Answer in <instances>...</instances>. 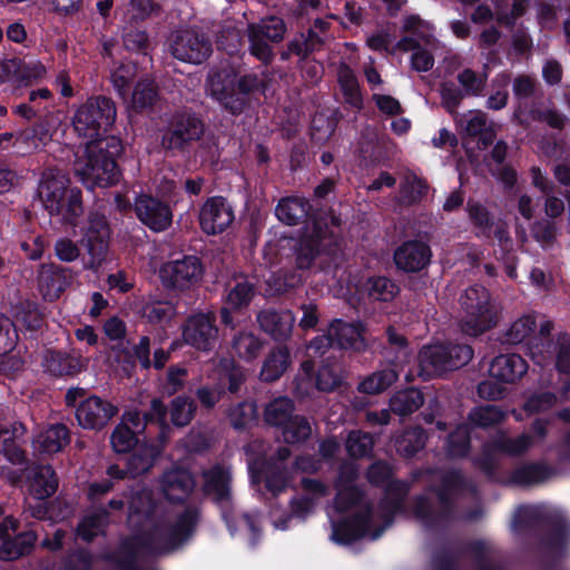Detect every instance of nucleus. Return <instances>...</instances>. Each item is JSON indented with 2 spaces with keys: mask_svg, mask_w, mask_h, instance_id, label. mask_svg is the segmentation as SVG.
Segmentation results:
<instances>
[{
  "mask_svg": "<svg viewBox=\"0 0 570 570\" xmlns=\"http://www.w3.org/2000/svg\"><path fill=\"white\" fill-rule=\"evenodd\" d=\"M469 451L470 430L466 424H461L449 435L446 453L452 458H463Z\"/></svg>",
  "mask_w": 570,
  "mask_h": 570,
  "instance_id": "obj_61",
  "label": "nucleus"
},
{
  "mask_svg": "<svg viewBox=\"0 0 570 570\" xmlns=\"http://www.w3.org/2000/svg\"><path fill=\"white\" fill-rule=\"evenodd\" d=\"M460 304L465 313L460 326L466 335L479 336L495 326L497 314L485 287L480 285L468 287L460 297Z\"/></svg>",
  "mask_w": 570,
  "mask_h": 570,
  "instance_id": "obj_10",
  "label": "nucleus"
},
{
  "mask_svg": "<svg viewBox=\"0 0 570 570\" xmlns=\"http://www.w3.org/2000/svg\"><path fill=\"white\" fill-rule=\"evenodd\" d=\"M233 220V208L223 197H212L200 208L199 224L203 232L208 235L224 232Z\"/></svg>",
  "mask_w": 570,
  "mask_h": 570,
  "instance_id": "obj_21",
  "label": "nucleus"
},
{
  "mask_svg": "<svg viewBox=\"0 0 570 570\" xmlns=\"http://www.w3.org/2000/svg\"><path fill=\"white\" fill-rule=\"evenodd\" d=\"M118 409L110 402L92 395L81 401L76 409V419L82 429L102 430L117 414Z\"/></svg>",
  "mask_w": 570,
  "mask_h": 570,
  "instance_id": "obj_18",
  "label": "nucleus"
},
{
  "mask_svg": "<svg viewBox=\"0 0 570 570\" xmlns=\"http://www.w3.org/2000/svg\"><path fill=\"white\" fill-rule=\"evenodd\" d=\"M409 501H327L325 512L331 523L330 539L348 547L360 541H376L407 514Z\"/></svg>",
  "mask_w": 570,
  "mask_h": 570,
  "instance_id": "obj_2",
  "label": "nucleus"
},
{
  "mask_svg": "<svg viewBox=\"0 0 570 570\" xmlns=\"http://www.w3.org/2000/svg\"><path fill=\"white\" fill-rule=\"evenodd\" d=\"M59 481L50 465H37L28 479V488L33 499H50L58 490Z\"/></svg>",
  "mask_w": 570,
  "mask_h": 570,
  "instance_id": "obj_33",
  "label": "nucleus"
},
{
  "mask_svg": "<svg viewBox=\"0 0 570 570\" xmlns=\"http://www.w3.org/2000/svg\"><path fill=\"white\" fill-rule=\"evenodd\" d=\"M121 142L115 136L104 140L89 141L86 155L75 165V173L88 188L110 187L120 179L116 156L121 151Z\"/></svg>",
  "mask_w": 570,
  "mask_h": 570,
  "instance_id": "obj_4",
  "label": "nucleus"
},
{
  "mask_svg": "<svg viewBox=\"0 0 570 570\" xmlns=\"http://www.w3.org/2000/svg\"><path fill=\"white\" fill-rule=\"evenodd\" d=\"M264 345V340L249 330L236 331L230 337V348L234 355L245 362L255 361Z\"/></svg>",
  "mask_w": 570,
  "mask_h": 570,
  "instance_id": "obj_34",
  "label": "nucleus"
},
{
  "mask_svg": "<svg viewBox=\"0 0 570 570\" xmlns=\"http://www.w3.org/2000/svg\"><path fill=\"white\" fill-rule=\"evenodd\" d=\"M473 357L468 344H434L423 346L419 352V376L428 381L433 376L455 371L466 365Z\"/></svg>",
  "mask_w": 570,
  "mask_h": 570,
  "instance_id": "obj_7",
  "label": "nucleus"
},
{
  "mask_svg": "<svg viewBox=\"0 0 570 570\" xmlns=\"http://www.w3.org/2000/svg\"><path fill=\"white\" fill-rule=\"evenodd\" d=\"M403 31L417 39V42L432 45L435 39L432 33V26L422 20L419 16H409L403 21Z\"/></svg>",
  "mask_w": 570,
  "mask_h": 570,
  "instance_id": "obj_62",
  "label": "nucleus"
},
{
  "mask_svg": "<svg viewBox=\"0 0 570 570\" xmlns=\"http://www.w3.org/2000/svg\"><path fill=\"white\" fill-rule=\"evenodd\" d=\"M374 448V439L371 433L361 430L351 431L345 439L347 454L354 459L368 456Z\"/></svg>",
  "mask_w": 570,
  "mask_h": 570,
  "instance_id": "obj_52",
  "label": "nucleus"
},
{
  "mask_svg": "<svg viewBox=\"0 0 570 570\" xmlns=\"http://www.w3.org/2000/svg\"><path fill=\"white\" fill-rule=\"evenodd\" d=\"M387 345L383 347L382 354L389 364L399 366L410 357L407 338L397 332L394 326L386 328Z\"/></svg>",
  "mask_w": 570,
  "mask_h": 570,
  "instance_id": "obj_43",
  "label": "nucleus"
},
{
  "mask_svg": "<svg viewBox=\"0 0 570 570\" xmlns=\"http://www.w3.org/2000/svg\"><path fill=\"white\" fill-rule=\"evenodd\" d=\"M45 372L52 376H73L81 372L83 364L80 357L67 353L48 350L42 356Z\"/></svg>",
  "mask_w": 570,
  "mask_h": 570,
  "instance_id": "obj_31",
  "label": "nucleus"
},
{
  "mask_svg": "<svg viewBox=\"0 0 570 570\" xmlns=\"http://www.w3.org/2000/svg\"><path fill=\"white\" fill-rule=\"evenodd\" d=\"M268 518L277 530H287L293 520L305 521L315 513L317 501H271Z\"/></svg>",
  "mask_w": 570,
  "mask_h": 570,
  "instance_id": "obj_22",
  "label": "nucleus"
},
{
  "mask_svg": "<svg viewBox=\"0 0 570 570\" xmlns=\"http://www.w3.org/2000/svg\"><path fill=\"white\" fill-rule=\"evenodd\" d=\"M195 487L196 481L191 473L183 469L167 471L160 480L165 499H184Z\"/></svg>",
  "mask_w": 570,
  "mask_h": 570,
  "instance_id": "obj_32",
  "label": "nucleus"
},
{
  "mask_svg": "<svg viewBox=\"0 0 570 570\" xmlns=\"http://www.w3.org/2000/svg\"><path fill=\"white\" fill-rule=\"evenodd\" d=\"M155 462V458L149 450L135 452L129 456L126 469H120L117 464L108 466L106 474L114 479H126L127 476L137 478L148 472Z\"/></svg>",
  "mask_w": 570,
  "mask_h": 570,
  "instance_id": "obj_37",
  "label": "nucleus"
},
{
  "mask_svg": "<svg viewBox=\"0 0 570 570\" xmlns=\"http://www.w3.org/2000/svg\"><path fill=\"white\" fill-rule=\"evenodd\" d=\"M286 31L287 28L284 20L275 16L262 19L259 22L248 23L246 36L249 43V53L264 66H269L275 58L269 42L278 43L283 41Z\"/></svg>",
  "mask_w": 570,
  "mask_h": 570,
  "instance_id": "obj_11",
  "label": "nucleus"
},
{
  "mask_svg": "<svg viewBox=\"0 0 570 570\" xmlns=\"http://www.w3.org/2000/svg\"><path fill=\"white\" fill-rule=\"evenodd\" d=\"M443 492L439 499H446L448 495H474L475 488L472 482L465 479L460 471H450L443 475Z\"/></svg>",
  "mask_w": 570,
  "mask_h": 570,
  "instance_id": "obj_54",
  "label": "nucleus"
},
{
  "mask_svg": "<svg viewBox=\"0 0 570 570\" xmlns=\"http://www.w3.org/2000/svg\"><path fill=\"white\" fill-rule=\"evenodd\" d=\"M532 444V438L529 434H521L517 438H510L505 432H498L492 441L484 443L482 454L475 460V463L488 474L494 470L492 455L501 452L508 455H520L524 453Z\"/></svg>",
  "mask_w": 570,
  "mask_h": 570,
  "instance_id": "obj_16",
  "label": "nucleus"
},
{
  "mask_svg": "<svg viewBox=\"0 0 570 570\" xmlns=\"http://www.w3.org/2000/svg\"><path fill=\"white\" fill-rule=\"evenodd\" d=\"M358 478V466L353 462H344L340 466L336 487L338 495H343L344 491H351L350 499H362V494L355 487V481Z\"/></svg>",
  "mask_w": 570,
  "mask_h": 570,
  "instance_id": "obj_59",
  "label": "nucleus"
},
{
  "mask_svg": "<svg viewBox=\"0 0 570 570\" xmlns=\"http://www.w3.org/2000/svg\"><path fill=\"white\" fill-rule=\"evenodd\" d=\"M248 469L250 472L252 482L254 484L259 483L262 478H264L266 488L273 495L279 494L281 491L286 487L285 473L279 468H276L274 471H272L269 463H266L262 460H249Z\"/></svg>",
  "mask_w": 570,
  "mask_h": 570,
  "instance_id": "obj_35",
  "label": "nucleus"
},
{
  "mask_svg": "<svg viewBox=\"0 0 570 570\" xmlns=\"http://www.w3.org/2000/svg\"><path fill=\"white\" fill-rule=\"evenodd\" d=\"M75 501H39L36 505L29 504L35 519L57 523L72 514Z\"/></svg>",
  "mask_w": 570,
  "mask_h": 570,
  "instance_id": "obj_40",
  "label": "nucleus"
},
{
  "mask_svg": "<svg viewBox=\"0 0 570 570\" xmlns=\"http://www.w3.org/2000/svg\"><path fill=\"white\" fill-rule=\"evenodd\" d=\"M184 342L191 347L207 352L218 340L216 315L213 312H198L188 316L181 327Z\"/></svg>",
  "mask_w": 570,
  "mask_h": 570,
  "instance_id": "obj_15",
  "label": "nucleus"
},
{
  "mask_svg": "<svg viewBox=\"0 0 570 570\" xmlns=\"http://www.w3.org/2000/svg\"><path fill=\"white\" fill-rule=\"evenodd\" d=\"M424 404V394L415 387L396 392L390 400V410L396 415L406 416Z\"/></svg>",
  "mask_w": 570,
  "mask_h": 570,
  "instance_id": "obj_45",
  "label": "nucleus"
},
{
  "mask_svg": "<svg viewBox=\"0 0 570 570\" xmlns=\"http://www.w3.org/2000/svg\"><path fill=\"white\" fill-rule=\"evenodd\" d=\"M0 560L14 561L32 552L37 534L29 530L11 535L6 530V523H0Z\"/></svg>",
  "mask_w": 570,
  "mask_h": 570,
  "instance_id": "obj_26",
  "label": "nucleus"
},
{
  "mask_svg": "<svg viewBox=\"0 0 570 570\" xmlns=\"http://www.w3.org/2000/svg\"><path fill=\"white\" fill-rule=\"evenodd\" d=\"M527 361L519 354H500L490 364V375L499 382L514 384L528 372Z\"/></svg>",
  "mask_w": 570,
  "mask_h": 570,
  "instance_id": "obj_27",
  "label": "nucleus"
},
{
  "mask_svg": "<svg viewBox=\"0 0 570 570\" xmlns=\"http://www.w3.org/2000/svg\"><path fill=\"white\" fill-rule=\"evenodd\" d=\"M128 525L141 552L151 557L168 556L180 549L195 534L200 510L188 505L171 522L165 512V501H127Z\"/></svg>",
  "mask_w": 570,
  "mask_h": 570,
  "instance_id": "obj_1",
  "label": "nucleus"
},
{
  "mask_svg": "<svg viewBox=\"0 0 570 570\" xmlns=\"http://www.w3.org/2000/svg\"><path fill=\"white\" fill-rule=\"evenodd\" d=\"M196 409V403L189 396H176L169 407L171 423L177 428L187 426L193 421Z\"/></svg>",
  "mask_w": 570,
  "mask_h": 570,
  "instance_id": "obj_51",
  "label": "nucleus"
},
{
  "mask_svg": "<svg viewBox=\"0 0 570 570\" xmlns=\"http://www.w3.org/2000/svg\"><path fill=\"white\" fill-rule=\"evenodd\" d=\"M204 275L202 261L194 255L169 261L160 268L161 283L166 288L186 291L197 285Z\"/></svg>",
  "mask_w": 570,
  "mask_h": 570,
  "instance_id": "obj_13",
  "label": "nucleus"
},
{
  "mask_svg": "<svg viewBox=\"0 0 570 570\" xmlns=\"http://www.w3.org/2000/svg\"><path fill=\"white\" fill-rule=\"evenodd\" d=\"M202 475L205 495L213 499H228L232 495V474L228 468L217 464L203 471Z\"/></svg>",
  "mask_w": 570,
  "mask_h": 570,
  "instance_id": "obj_30",
  "label": "nucleus"
},
{
  "mask_svg": "<svg viewBox=\"0 0 570 570\" xmlns=\"http://www.w3.org/2000/svg\"><path fill=\"white\" fill-rule=\"evenodd\" d=\"M232 426L236 430H243L249 425L256 417V405L252 402H239L229 407L227 412Z\"/></svg>",
  "mask_w": 570,
  "mask_h": 570,
  "instance_id": "obj_63",
  "label": "nucleus"
},
{
  "mask_svg": "<svg viewBox=\"0 0 570 570\" xmlns=\"http://www.w3.org/2000/svg\"><path fill=\"white\" fill-rule=\"evenodd\" d=\"M208 90L233 115H239L245 108L242 94L237 92L236 79L225 71L215 72L208 78Z\"/></svg>",
  "mask_w": 570,
  "mask_h": 570,
  "instance_id": "obj_20",
  "label": "nucleus"
},
{
  "mask_svg": "<svg viewBox=\"0 0 570 570\" xmlns=\"http://www.w3.org/2000/svg\"><path fill=\"white\" fill-rule=\"evenodd\" d=\"M69 185L63 170L48 167L41 174L38 196L51 216H61L66 223L75 225L83 213L81 190Z\"/></svg>",
  "mask_w": 570,
  "mask_h": 570,
  "instance_id": "obj_5",
  "label": "nucleus"
},
{
  "mask_svg": "<svg viewBox=\"0 0 570 570\" xmlns=\"http://www.w3.org/2000/svg\"><path fill=\"white\" fill-rule=\"evenodd\" d=\"M432 250L428 243L412 239L402 243L394 252L396 267L405 273H417L431 262Z\"/></svg>",
  "mask_w": 570,
  "mask_h": 570,
  "instance_id": "obj_24",
  "label": "nucleus"
},
{
  "mask_svg": "<svg viewBox=\"0 0 570 570\" xmlns=\"http://www.w3.org/2000/svg\"><path fill=\"white\" fill-rule=\"evenodd\" d=\"M335 244V236L316 225L311 234L302 238L296 249V266L299 269H308L317 255L322 252H332L331 247Z\"/></svg>",
  "mask_w": 570,
  "mask_h": 570,
  "instance_id": "obj_23",
  "label": "nucleus"
},
{
  "mask_svg": "<svg viewBox=\"0 0 570 570\" xmlns=\"http://www.w3.org/2000/svg\"><path fill=\"white\" fill-rule=\"evenodd\" d=\"M505 419L507 413L500 406L492 404L475 406L468 414L470 424L482 429L498 425Z\"/></svg>",
  "mask_w": 570,
  "mask_h": 570,
  "instance_id": "obj_49",
  "label": "nucleus"
},
{
  "mask_svg": "<svg viewBox=\"0 0 570 570\" xmlns=\"http://www.w3.org/2000/svg\"><path fill=\"white\" fill-rule=\"evenodd\" d=\"M72 272L68 267L55 263L41 264L38 272V284L45 296L50 299L58 298L71 284Z\"/></svg>",
  "mask_w": 570,
  "mask_h": 570,
  "instance_id": "obj_25",
  "label": "nucleus"
},
{
  "mask_svg": "<svg viewBox=\"0 0 570 570\" xmlns=\"http://www.w3.org/2000/svg\"><path fill=\"white\" fill-rule=\"evenodd\" d=\"M220 512L222 520L225 522L229 533L235 535L238 524L244 523L250 533L249 544L256 547L261 541L263 530V514L257 511L240 512L234 504V501H214Z\"/></svg>",
  "mask_w": 570,
  "mask_h": 570,
  "instance_id": "obj_17",
  "label": "nucleus"
},
{
  "mask_svg": "<svg viewBox=\"0 0 570 570\" xmlns=\"http://www.w3.org/2000/svg\"><path fill=\"white\" fill-rule=\"evenodd\" d=\"M330 337L341 348H351L357 352L367 347L364 338V327L361 323H347L334 320L328 326Z\"/></svg>",
  "mask_w": 570,
  "mask_h": 570,
  "instance_id": "obj_29",
  "label": "nucleus"
},
{
  "mask_svg": "<svg viewBox=\"0 0 570 570\" xmlns=\"http://www.w3.org/2000/svg\"><path fill=\"white\" fill-rule=\"evenodd\" d=\"M552 475V470L539 463L525 464L513 471L511 482L517 485L531 487L548 480Z\"/></svg>",
  "mask_w": 570,
  "mask_h": 570,
  "instance_id": "obj_46",
  "label": "nucleus"
},
{
  "mask_svg": "<svg viewBox=\"0 0 570 570\" xmlns=\"http://www.w3.org/2000/svg\"><path fill=\"white\" fill-rule=\"evenodd\" d=\"M169 50L174 58L198 65L212 55L213 48L210 40L203 32L183 29L171 35Z\"/></svg>",
  "mask_w": 570,
  "mask_h": 570,
  "instance_id": "obj_14",
  "label": "nucleus"
},
{
  "mask_svg": "<svg viewBox=\"0 0 570 570\" xmlns=\"http://www.w3.org/2000/svg\"><path fill=\"white\" fill-rule=\"evenodd\" d=\"M139 552L141 547L134 539V532L124 539L119 547L106 556V560L116 567V570H140Z\"/></svg>",
  "mask_w": 570,
  "mask_h": 570,
  "instance_id": "obj_36",
  "label": "nucleus"
},
{
  "mask_svg": "<svg viewBox=\"0 0 570 570\" xmlns=\"http://www.w3.org/2000/svg\"><path fill=\"white\" fill-rule=\"evenodd\" d=\"M256 321L259 328L273 340L285 341L292 334L295 317L289 311L267 308L258 312Z\"/></svg>",
  "mask_w": 570,
  "mask_h": 570,
  "instance_id": "obj_28",
  "label": "nucleus"
},
{
  "mask_svg": "<svg viewBox=\"0 0 570 570\" xmlns=\"http://www.w3.org/2000/svg\"><path fill=\"white\" fill-rule=\"evenodd\" d=\"M428 435L421 426L404 431L395 442L396 451L405 458L414 456L426 443Z\"/></svg>",
  "mask_w": 570,
  "mask_h": 570,
  "instance_id": "obj_50",
  "label": "nucleus"
},
{
  "mask_svg": "<svg viewBox=\"0 0 570 570\" xmlns=\"http://www.w3.org/2000/svg\"><path fill=\"white\" fill-rule=\"evenodd\" d=\"M537 326L535 318L532 315H523L515 320L504 333L505 342L509 344H519L527 340Z\"/></svg>",
  "mask_w": 570,
  "mask_h": 570,
  "instance_id": "obj_60",
  "label": "nucleus"
},
{
  "mask_svg": "<svg viewBox=\"0 0 570 570\" xmlns=\"http://www.w3.org/2000/svg\"><path fill=\"white\" fill-rule=\"evenodd\" d=\"M291 364V354L286 346L273 348L266 356L259 376L264 382L278 380Z\"/></svg>",
  "mask_w": 570,
  "mask_h": 570,
  "instance_id": "obj_42",
  "label": "nucleus"
},
{
  "mask_svg": "<svg viewBox=\"0 0 570 570\" xmlns=\"http://www.w3.org/2000/svg\"><path fill=\"white\" fill-rule=\"evenodd\" d=\"M283 438L286 443H301L306 441L312 434L309 421L302 415H293L282 426Z\"/></svg>",
  "mask_w": 570,
  "mask_h": 570,
  "instance_id": "obj_56",
  "label": "nucleus"
},
{
  "mask_svg": "<svg viewBox=\"0 0 570 570\" xmlns=\"http://www.w3.org/2000/svg\"><path fill=\"white\" fill-rule=\"evenodd\" d=\"M309 210L311 204L308 200L292 196L279 200L275 214L284 224L294 226L304 222Z\"/></svg>",
  "mask_w": 570,
  "mask_h": 570,
  "instance_id": "obj_39",
  "label": "nucleus"
},
{
  "mask_svg": "<svg viewBox=\"0 0 570 570\" xmlns=\"http://www.w3.org/2000/svg\"><path fill=\"white\" fill-rule=\"evenodd\" d=\"M337 80L342 89L345 102L353 108L361 109L363 107V99L360 86L354 72L348 66L342 65L340 67Z\"/></svg>",
  "mask_w": 570,
  "mask_h": 570,
  "instance_id": "obj_48",
  "label": "nucleus"
},
{
  "mask_svg": "<svg viewBox=\"0 0 570 570\" xmlns=\"http://www.w3.org/2000/svg\"><path fill=\"white\" fill-rule=\"evenodd\" d=\"M204 131L200 118L193 112L178 110L167 116L160 129V146L167 153H186Z\"/></svg>",
  "mask_w": 570,
  "mask_h": 570,
  "instance_id": "obj_9",
  "label": "nucleus"
},
{
  "mask_svg": "<svg viewBox=\"0 0 570 570\" xmlns=\"http://www.w3.org/2000/svg\"><path fill=\"white\" fill-rule=\"evenodd\" d=\"M37 443L43 453H58L70 443V431L65 424H52L38 435Z\"/></svg>",
  "mask_w": 570,
  "mask_h": 570,
  "instance_id": "obj_44",
  "label": "nucleus"
},
{
  "mask_svg": "<svg viewBox=\"0 0 570 570\" xmlns=\"http://www.w3.org/2000/svg\"><path fill=\"white\" fill-rule=\"evenodd\" d=\"M117 109L115 102L105 96H95L87 99L75 112L72 126L78 136L90 141L104 140L101 138L115 124Z\"/></svg>",
  "mask_w": 570,
  "mask_h": 570,
  "instance_id": "obj_6",
  "label": "nucleus"
},
{
  "mask_svg": "<svg viewBox=\"0 0 570 570\" xmlns=\"http://www.w3.org/2000/svg\"><path fill=\"white\" fill-rule=\"evenodd\" d=\"M429 185L425 179L419 177L414 171L407 170L400 184L399 204L413 206L422 202L426 196Z\"/></svg>",
  "mask_w": 570,
  "mask_h": 570,
  "instance_id": "obj_41",
  "label": "nucleus"
},
{
  "mask_svg": "<svg viewBox=\"0 0 570 570\" xmlns=\"http://www.w3.org/2000/svg\"><path fill=\"white\" fill-rule=\"evenodd\" d=\"M141 315L150 324L168 323L176 315V306L167 301L147 302L141 308Z\"/></svg>",
  "mask_w": 570,
  "mask_h": 570,
  "instance_id": "obj_57",
  "label": "nucleus"
},
{
  "mask_svg": "<svg viewBox=\"0 0 570 570\" xmlns=\"http://www.w3.org/2000/svg\"><path fill=\"white\" fill-rule=\"evenodd\" d=\"M295 404L286 396L271 401L264 410V420L268 425L282 428L294 415Z\"/></svg>",
  "mask_w": 570,
  "mask_h": 570,
  "instance_id": "obj_47",
  "label": "nucleus"
},
{
  "mask_svg": "<svg viewBox=\"0 0 570 570\" xmlns=\"http://www.w3.org/2000/svg\"><path fill=\"white\" fill-rule=\"evenodd\" d=\"M137 218L154 232L166 230L173 220L170 207L158 198L141 194L135 200Z\"/></svg>",
  "mask_w": 570,
  "mask_h": 570,
  "instance_id": "obj_19",
  "label": "nucleus"
},
{
  "mask_svg": "<svg viewBox=\"0 0 570 570\" xmlns=\"http://www.w3.org/2000/svg\"><path fill=\"white\" fill-rule=\"evenodd\" d=\"M94 556L86 548L68 551L61 559L62 570H92Z\"/></svg>",
  "mask_w": 570,
  "mask_h": 570,
  "instance_id": "obj_64",
  "label": "nucleus"
},
{
  "mask_svg": "<svg viewBox=\"0 0 570 570\" xmlns=\"http://www.w3.org/2000/svg\"><path fill=\"white\" fill-rule=\"evenodd\" d=\"M158 99V90L155 82L150 79L139 80L131 95V102L135 109L142 110L150 108Z\"/></svg>",
  "mask_w": 570,
  "mask_h": 570,
  "instance_id": "obj_58",
  "label": "nucleus"
},
{
  "mask_svg": "<svg viewBox=\"0 0 570 570\" xmlns=\"http://www.w3.org/2000/svg\"><path fill=\"white\" fill-rule=\"evenodd\" d=\"M465 210L472 226L478 229L480 234L490 237L494 222L489 209L480 202L469 199Z\"/></svg>",
  "mask_w": 570,
  "mask_h": 570,
  "instance_id": "obj_53",
  "label": "nucleus"
},
{
  "mask_svg": "<svg viewBox=\"0 0 570 570\" xmlns=\"http://www.w3.org/2000/svg\"><path fill=\"white\" fill-rule=\"evenodd\" d=\"M517 533H542V543L551 551H563L570 542V521L560 511L520 504L512 518Z\"/></svg>",
  "mask_w": 570,
  "mask_h": 570,
  "instance_id": "obj_3",
  "label": "nucleus"
},
{
  "mask_svg": "<svg viewBox=\"0 0 570 570\" xmlns=\"http://www.w3.org/2000/svg\"><path fill=\"white\" fill-rule=\"evenodd\" d=\"M109 237L110 228L106 216L97 212L90 213L80 239L89 257L85 268L98 269L107 259Z\"/></svg>",
  "mask_w": 570,
  "mask_h": 570,
  "instance_id": "obj_12",
  "label": "nucleus"
},
{
  "mask_svg": "<svg viewBox=\"0 0 570 570\" xmlns=\"http://www.w3.org/2000/svg\"><path fill=\"white\" fill-rule=\"evenodd\" d=\"M397 366L389 364L364 376L357 384V391L363 394L376 395L391 387L399 379Z\"/></svg>",
  "mask_w": 570,
  "mask_h": 570,
  "instance_id": "obj_38",
  "label": "nucleus"
},
{
  "mask_svg": "<svg viewBox=\"0 0 570 570\" xmlns=\"http://www.w3.org/2000/svg\"><path fill=\"white\" fill-rule=\"evenodd\" d=\"M487 66L484 67L483 73H478L471 68H465L456 76V80L462 87V92L466 97H480L488 81V73L485 71Z\"/></svg>",
  "mask_w": 570,
  "mask_h": 570,
  "instance_id": "obj_55",
  "label": "nucleus"
},
{
  "mask_svg": "<svg viewBox=\"0 0 570 570\" xmlns=\"http://www.w3.org/2000/svg\"><path fill=\"white\" fill-rule=\"evenodd\" d=\"M458 501H414L413 515L429 532L440 533L459 520L476 521L482 517L480 508L460 512Z\"/></svg>",
  "mask_w": 570,
  "mask_h": 570,
  "instance_id": "obj_8",
  "label": "nucleus"
}]
</instances>
